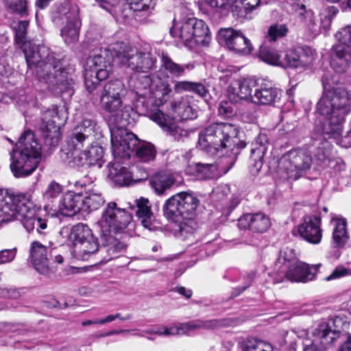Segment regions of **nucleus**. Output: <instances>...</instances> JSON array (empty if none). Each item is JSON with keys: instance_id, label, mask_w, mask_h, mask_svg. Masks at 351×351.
I'll list each match as a JSON object with an SVG mask.
<instances>
[{"instance_id": "nucleus-1", "label": "nucleus", "mask_w": 351, "mask_h": 351, "mask_svg": "<svg viewBox=\"0 0 351 351\" xmlns=\"http://www.w3.org/2000/svg\"><path fill=\"white\" fill-rule=\"evenodd\" d=\"M30 193H12L0 189V223L19 220L27 232L36 228L38 232L47 225L45 219L36 215Z\"/></svg>"}, {"instance_id": "nucleus-2", "label": "nucleus", "mask_w": 351, "mask_h": 351, "mask_svg": "<svg viewBox=\"0 0 351 351\" xmlns=\"http://www.w3.org/2000/svg\"><path fill=\"white\" fill-rule=\"evenodd\" d=\"M23 47L27 64L29 67L36 66L40 82L53 91L62 92L65 74L59 60L45 46H32L27 43Z\"/></svg>"}, {"instance_id": "nucleus-3", "label": "nucleus", "mask_w": 351, "mask_h": 351, "mask_svg": "<svg viewBox=\"0 0 351 351\" xmlns=\"http://www.w3.org/2000/svg\"><path fill=\"white\" fill-rule=\"evenodd\" d=\"M199 200L191 192H180L171 196L163 206L167 218L178 223L180 234L183 238L193 236L197 228L195 221Z\"/></svg>"}, {"instance_id": "nucleus-4", "label": "nucleus", "mask_w": 351, "mask_h": 351, "mask_svg": "<svg viewBox=\"0 0 351 351\" xmlns=\"http://www.w3.org/2000/svg\"><path fill=\"white\" fill-rule=\"evenodd\" d=\"M41 144L29 130L21 134L10 153V169L16 178L31 175L38 167L41 158Z\"/></svg>"}, {"instance_id": "nucleus-5", "label": "nucleus", "mask_w": 351, "mask_h": 351, "mask_svg": "<svg viewBox=\"0 0 351 351\" xmlns=\"http://www.w3.org/2000/svg\"><path fill=\"white\" fill-rule=\"evenodd\" d=\"M235 134L236 129L232 124L214 123L199 133L198 145L211 155L216 154L226 148L234 151L235 148L237 149L232 138Z\"/></svg>"}, {"instance_id": "nucleus-6", "label": "nucleus", "mask_w": 351, "mask_h": 351, "mask_svg": "<svg viewBox=\"0 0 351 351\" xmlns=\"http://www.w3.org/2000/svg\"><path fill=\"white\" fill-rule=\"evenodd\" d=\"M170 33L191 49L197 46H208L211 40L208 25L204 21L196 18L174 22Z\"/></svg>"}, {"instance_id": "nucleus-7", "label": "nucleus", "mask_w": 351, "mask_h": 351, "mask_svg": "<svg viewBox=\"0 0 351 351\" xmlns=\"http://www.w3.org/2000/svg\"><path fill=\"white\" fill-rule=\"evenodd\" d=\"M117 62L136 73H147L155 66L156 58L149 49H137L129 44L117 43L113 47Z\"/></svg>"}, {"instance_id": "nucleus-8", "label": "nucleus", "mask_w": 351, "mask_h": 351, "mask_svg": "<svg viewBox=\"0 0 351 351\" xmlns=\"http://www.w3.org/2000/svg\"><path fill=\"white\" fill-rule=\"evenodd\" d=\"M351 110V94L343 85L330 89V138L341 145L342 124Z\"/></svg>"}, {"instance_id": "nucleus-9", "label": "nucleus", "mask_w": 351, "mask_h": 351, "mask_svg": "<svg viewBox=\"0 0 351 351\" xmlns=\"http://www.w3.org/2000/svg\"><path fill=\"white\" fill-rule=\"evenodd\" d=\"M127 94V88L119 80L106 82L99 95L101 108L108 114L110 121L119 123L123 119V99Z\"/></svg>"}, {"instance_id": "nucleus-10", "label": "nucleus", "mask_w": 351, "mask_h": 351, "mask_svg": "<svg viewBox=\"0 0 351 351\" xmlns=\"http://www.w3.org/2000/svg\"><path fill=\"white\" fill-rule=\"evenodd\" d=\"M215 19L226 17L230 12L239 19H248L249 14L261 5V0H204ZM273 0H265L270 3Z\"/></svg>"}, {"instance_id": "nucleus-11", "label": "nucleus", "mask_w": 351, "mask_h": 351, "mask_svg": "<svg viewBox=\"0 0 351 351\" xmlns=\"http://www.w3.org/2000/svg\"><path fill=\"white\" fill-rule=\"evenodd\" d=\"M104 50L100 54L89 57L84 69V82L87 90L92 92L102 80H106L111 72V63Z\"/></svg>"}, {"instance_id": "nucleus-12", "label": "nucleus", "mask_w": 351, "mask_h": 351, "mask_svg": "<svg viewBox=\"0 0 351 351\" xmlns=\"http://www.w3.org/2000/svg\"><path fill=\"white\" fill-rule=\"evenodd\" d=\"M29 259L34 268L40 274L47 275L51 271L50 260H53L58 264H62L64 258L62 255L57 254L56 249L53 247L52 244L49 242L43 243L38 241H34L29 247Z\"/></svg>"}, {"instance_id": "nucleus-13", "label": "nucleus", "mask_w": 351, "mask_h": 351, "mask_svg": "<svg viewBox=\"0 0 351 351\" xmlns=\"http://www.w3.org/2000/svg\"><path fill=\"white\" fill-rule=\"evenodd\" d=\"M338 43L334 46L330 67L339 74L345 73L351 63V25L341 28L335 35Z\"/></svg>"}, {"instance_id": "nucleus-14", "label": "nucleus", "mask_w": 351, "mask_h": 351, "mask_svg": "<svg viewBox=\"0 0 351 351\" xmlns=\"http://www.w3.org/2000/svg\"><path fill=\"white\" fill-rule=\"evenodd\" d=\"M132 216L125 209L119 208L117 204L110 202L104 210L101 219L97 222L104 236L108 235L112 231L121 232L131 223Z\"/></svg>"}, {"instance_id": "nucleus-15", "label": "nucleus", "mask_w": 351, "mask_h": 351, "mask_svg": "<svg viewBox=\"0 0 351 351\" xmlns=\"http://www.w3.org/2000/svg\"><path fill=\"white\" fill-rule=\"evenodd\" d=\"M311 157L302 149L291 150L283 155L278 162V169L280 173H285L287 178L298 179L300 173L310 168Z\"/></svg>"}, {"instance_id": "nucleus-16", "label": "nucleus", "mask_w": 351, "mask_h": 351, "mask_svg": "<svg viewBox=\"0 0 351 351\" xmlns=\"http://www.w3.org/2000/svg\"><path fill=\"white\" fill-rule=\"evenodd\" d=\"M110 133L113 156L115 158H129L139 143V139L134 134L121 127L112 128Z\"/></svg>"}, {"instance_id": "nucleus-17", "label": "nucleus", "mask_w": 351, "mask_h": 351, "mask_svg": "<svg viewBox=\"0 0 351 351\" xmlns=\"http://www.w3.org/2000/svg\"><path fill=\"white\" fill-rule=\"evenodd\" d=\"M258 80L254 77L239 78L232 82L227 88V96L232 103L252 102L253 90L256 88Z\"/></svg>"}, {"instance_id": "nucleus-18", "label": "nucleus", "mask_w": 351, "mask_h": 351, "mask_svg": "<svg viewBox=\"0 0 351 351\" xmlns=\"http://www.w3.org/2000/svg\"><path fill=\"white\" fill-rule=\"evenodd\" d=\"M218 37L229 49L237 53L247 55L253 50L250 40L240 30L221 28L219 30Z\"/></svg>"}, {"instance_id": "nucleus-19", "label": "nucleus", "mask_w": 351, "mask_h": 351, "mask_svg": "<svg viewBox=\"0 0 351 351\" xmlns=\"http://www.w3.org/2000/svg\"><path fill=\"white\" fill-rule=\"evenodd\" d=\"M320 265H309L302 262H293L289 267L279 274V279L277 282H280L286 278L291 282H306L313 280L315 278L316 272Z\"/></svg>"}, {"instance_id": "nucleus-20", "label": "nucleus", "mask_w": 351, "mask_h": 351, "mask_svg": "<svg viewBox=\"0 0 351 351\" xmlns=\"http://www.w3.org/2000/svg\"><path fill=\"white\" fill-rule=\"evenodd\" d=\"M108 178L116 185H129L147 179L149 174L143 171L141 176H138L134 172H131L119 162L114 161L108 165Z\"/></svg>"}, {"instance_id": "nucleus-21", "label": "nucleus", "mask_w": 351, "mask_h": 351, "mask_svg": "<svg viewBox=\"0 0 351 351\" xmlns=\"http://www.w3.org/2000/svg\"><path fill=\"white\" fill-rule=\"evenodd\" d=\"M66 115L62 109L56 107L46 110L43 114L41 129L45 134L47 138L57 139L59 136V130L66 120Z\"/></svg>"}, {"instance_id": "nucleus-22", "label": "nucleus", "mask_w": 351, "mask_h": 351, "mask_svg": "<svg viewBox=\"0 0 351 351\" xmlns=\"http://www.w3.org/2000/svg\"><path fill=\"white\" fill-rule=\"evenodd\" d=\"M330 226L334 247L338 249L332 256L337 259L341 255L339 249L343 248L350 239L348 222L346 218L335 215L330 217Z\"/></svg>"}, {"instance_id": "nucleus-23", "label": "nucleus", "mask_w": 351, "mask_h": 351, "mask_svg": "<svg viewBox=\"0 0 351 351\" xmlns=\"http://www.w3.org/2000/svg\"><path fill=\"white\" fill-rule=\"evenodd\" d=\"M321 219L316 215H305L298 226L299 235L306 241L317 244L321 241L322 234L320 229Z\"/></svg>"}, {"instance_id": "nucleus-24", "label": "nucleus", "mask_w": 351, "mask_h": 351, "mask_svg": "<svg viewBox=\"0 0 351 351\" xmlns=\"http://www.w3.org/2000/svg\"><path fill=\"white\" fill-rule=\"evenodd\" d=\"M98 127L96 122L91 119H84L73 129L69 138V145H81L86 138L94 135Z\"/></svg>"}, {"instance_id": "nucleus-25", "label": "nucleus", "mask_w": 351, "mask_h": 351, "mask_svg": "<svg viewBox=\"0 0 351 351\" xmlns=\"http://www.w3.org/2000/svg\"><path fill=\"white\" fill-rule=\"evenodd\" d=\"M280 90L267 83L258 84L254 90L252 103L260 105L274 104L280 97Z\"/></svg>"}, {"instance_id": "nucleus-26", "label": "nucleus", "mask_w": 351, "mask_h": 351, "mask_svg": "<svg viewBox=\"0 0 351 351\" xmlns=\"http://www.w3.org/2000/svg\"><path fill=\"white\" fill-rule=\"evenodd\" d=\"M149 118L164 130L170 132L177 139L187 135V132L177 126L172 117L165 114L160 110L151 112Z\"/></svg>"}, {"instance_id": "nucleus-27", "label": "nucleus", "mask_w": 351, "mask_h": 351, "mask_svg": "<svg viewBox=\"0 0 351 351\" xmlns=\"http://www.w3.org/2000/svg\"><path fill=\"white\" fill-rule=\"evenodd\" d=\"M145 80L147 84L151 86L152 97L154 99L155 105L160 106L166 102L171 92L167 81L162 80L159 74L152 80L148 76H146Z\"/></svg>"}, {"instance_id": "nucleus-28", "label": "nucleus", "mask_w": 351, "mask_h": 351, "mask_svg": "<svg viewBox=\"0 0 351 351\" xmlns=\"http://www.w3.org/2000/svg\"><path fill=\"white\" fill-rule=\"evenodd\" d=\"M137 210L136 215L144 228L149 230H156L159 228V222L151 210V206L147 199L141 197L136 200Z\"/></svg>"}, {"instance_id": "nucleus-29", "label": "nucleus", "mask_w": 351, "mask_h": 351, "mask_svg": "<svg viewBox=\"0 0 351 351\" xmlns=\"http://www.w3.org/2000/svg\"><path fill=\"white\" fill-rule=\"evenodd\" d=\"M59 212L64 216H73L83 211V197L80 194L66 193L60 201Z\"/></svg>"}, {"instance_id": "nucleus-30", "label": "nucleus", "mask_w": 351, "mask_h": 351, "mask_svg": "<svg viewBox=\"0 0 351 351\" xmlns=\"http://www.w3.org/2000/svg\"><path fill=\"white\" fill-rule=\"evenodd\" d=\"M267 138L265 134L257 136L251 149L250 162L255 172H258L263 165V159L267 149Z\"/></svg>"}, {"instance_id": "nucleus-31", "label": "nucleus", "mask_w": 351, "mask_h": 351, "mask_svg": "<svg viewBox=\"0 0 351 351\" xmlns=\"http://www.w3.org/2000/svg\"><path fill=\"white\" fill-rule=\"evenodd\" d=\"M171 108L182 119H193L197 117V111L193 104L191 97H182L180 100L171 104Z\"/></svg>"}, {"instance_id": "nucleus-32", "label": "nucleus", "mask_w": 351, "mask_h": 351, "mask_svg": "<svg viewBox=\"0 0 351 351\" xmlns=\"http://www.w3.org/2000/svg\"><path fill=\"white\" fill-rule=\"evenodd\" d=\"M161 62V67L176 77L183 76L186 70L191 71L194 68L191 64H179L165 53L162 54Z\"/></svg>"}, {"instance_id": "nucleus-33", "label": "nucleus", "mask_w": 351, "mask_h": 351, "mask_svg": "<svg viewBox=\"0 0 351 351\" xmlns=\"http://www.w3.org/2000/svg\"><path fill=\"white\" fill-rule=\"evenodd\" d=\"M80 25L81 23L76 13L71 20L67 21L62 29L61 35L66 43H74L78 40Z\"/></svg>"}, {"instance_id": "nucleus-34", "label": "nucleus", "mask_w": 351, "mask_h": 351, "mask_svg": "<svg viewBox=\"0 0 351 351\" xmlns=\"http://www.w3.org/2000/svg\"><path fill=\"white\" fill-rule=\"evenodd\" d=\"M79 245L73 248V253L82 260H87L91 254L99 250L97 239L93 235L91 239L78 243Z\"/></svg>"}, {"instance_id": "nucleus-35", "label": "nucleus", "mask_w": 351, "mask_h": 351, "mask_svg": "<svg viewBox=\"0 0 351 351\" xmlns=\"http://www.w3.org/2000/svg\"><path fill=\"white\" fill-rule=\"evenodd\" d=\"M93 235L92 230L87 225L80 223L72 228L69 236V241L74 248L79 245L78 243L91 239Z\"/></svg>"}, {"instance_id": "nucleus-36", "label": "nucleus", "mask_w": 351, "mask_h": 351, "mask_svg": "<svg viewBox=\"0 0 351 351\" xmlns=\"http://www.w3.org/2000/svg\"><path fill=\"white\" fill-rule=\"evenodd\" d=\"M173 182L172 175L167 173H157L149 181L152 188L158 195L162 194L165 190L173 184Z\"/></svg>"}, {"instance_id": "nucleus-37", "label": "nucleus", "mask_w": 351, "mask_h": 351, "mask_svg": "<svg viewBox=\"0 0 351 351\" xmlns=\"http://www.w3.org/2000/svg\"><path fill=\"white\" fill-rule=\"evenodd\" d=\"M69 150L65 153L66 161L73 166H84L88 165L86 152V150L82 151L81 145L70 146L69 141L68 142Z\"/></svg>"}, {"instance_id": "nucleus-38", "label": "nucleus", "mask_w": 351, "mask_h": 351, "mask_svg": "<svg viewBox=\"0 0 351 351\" xmlns=\"http://www.w3.org/2000/svg\"><path fill=\"white\" fill-rule=\"evenodd\" d=\"M241 348L242 351H274L269 343L254 337L244 339Z\"/></svg>"}, {"instance_id": "nucleus-39", "label": "nucleus", "mask_w": 351, "mask_h": 351, "mask_svg": "<svg viewBox=\"0 0 351 351\" xmlns=\"http://www.w3.org/2000/svg\"><path fill=\"white\" fill-rule=\"evenodd\" d=\"M295 261H298V260L295 258L293 250L288 247L282 250L276 263V267L278 274H280L282 272H285Z\"/></svg>"}, {"instance_id": "nucleus-40", "label": "nucleus", "mask_w": 351, "mask_h": 351, "mask_svg": "<svg viewBox=\"0 0 351 351\" xmlns=\"http://www.w3.org/2000/svg\"><path fill=\"white\" fill-rule=\"evenodd\" d=\"M134 151L136 157L143 162L152 160L155 157L154 147L149 143L139 141V143L135 147Z\"/></svg>"}, {"instance_id": "nucleus-41", "label": "nucleus", "mask_w": 351, "mask_h": 351, "mask_svg": "<svg viewBox=\"0 0 351 351\" xmlns=\"http://www.w3.org/2000/svg\"><path fill=\"white\" fill-rule=\"evenodd\" d=\"M104 202L101 194L98 193H90L83 197V211L88 213L98 209Z\"/></svg>"}, {"instance_id": "nucleus-42", "label": "nucleus", "mask_w": 351, "mask_h": 351, "mask_svg": "<svg viewBox=\"0 0 351 351\" xmlns=\"http://www.w3.org/2000/svg\"><path fill=\"white\" fill-rule=\"evenodd\" d=\"M196 328L195 324H185L180 327H170V328H158L156 330H146L147 333L156 334L158 335H181L187 330H193Z\"/></svg>"}, {"instance_id": "nucleus-43", "label": "nucleus", "mask_w": 351, "mask_h": 351, "mask_svg": "<svg viewBox=\"0 0 351 351\" xmlns=\"http://www.w3.org/2000/svg\"><path fill=\"white\" fill-rule=\"evenodd\" d=\"M8 10L21 16L28 15V2L27 0H2Z\"/></svg>"}, {"instance_id": "nucleus-44", "label": "nucleus", "mask_w": 351, "mask_h": 351, "mask_svg": "<svg viewBox=\"0 0 351 351\" xmlns=\"http://www.w3.org/2000/svg\"><path fill=\"white\" fill-rule=\"evenodd\" d=\"M108 254L109 257L107 261L119 256V254L125 252L126 245L120 241L110 237L108 239V243L103 247Z\"/></svg>"}, {"instance_id": "nucleus-45", "label": "nucleus", "mask_w": 351, "mask_h": 351, "mask_svg": "<svg viewBox=\"0 0 351 351\" xmlns=\"http://www.w3.org/2000/svg\"><path fill=\"white\" fill-rule=\"evenodd\" d=\"M269 217L263 213L252 214L251 230L256 232H264L270 226Z\"/></svg>"}, {"instance_id": "nucleus-46", "label": "nucleus", "mask_w": 351, "mask_h": 351, "mask_svg": "<svg viewBox=\"0 0 351 351\" xmlns=\"http://www.w3.org/2000/svg\"><path fill=\"white\" fill-rule=\"evenodd\" d=\"M259 57L267 64L282 66V60L280 58V55L274 49L261 47L259 51Z\"/></svg>"}, {"instance_id": "nucleus-47", "label": "nucleus", "mask_w": 351, "mask_h": 351, "mask_svg": "<svg viewBox=\"0 0 351 351\" xmlns=\"http://www.w3.org/2000/svg\"><path fill=\"white\" fill-rule=\"evenodd\" d=\"M218 166L215 164H202L195 165V171L197 176L201 179H210L216 176Z\"/></svg>"}, {"instance_id": "nucleus-48", "label": "nucleus", "mask_w": 351, "mask_h": 351, "mask_svg": "<svg viewBox=\"0 0 351 351\" xmlns=\"http://www.w3.org/2000/svg\"><path fill=\"white\" fill-rule=\"evenodd\" d=\"M29 26L28 21H19L17 23H13L12 27L15 32V38L18 44L23 46L26 45V36L27 34V28Z\"/></svg>"}, {"instance_id": "nucleus-49", "label": "nucleus", "mask_w": 351, "mask_h": 351, "mask_svg": "<svg viewBox=\"0 0 351 351\" xmlns=\"http://www.w3.org/2000/svg\"><path fill=\"white\" fill-rule=\"evenodd\" d=\"M86 152L88 165H97L98 167H101L102 165L101 160L104 156L103 148L100 146L94 145L91 146Z\"/></svg>"}, {"instance_id": "nucleus-50", "label": "nucleus", "mask_w": 351, "mask_h": 351, "mask_svg": "<svg viewBox=\"0 0 351 351\" xmlns=\"http://www.w3.org/2000/svg\"><path fill=\"white\" fill-rule=\"evenodd\" d=\"M322 84L324 92L322 97L317 103V111L319 114L324 116L325 118L327 119L328 116L329 114V95L328 90L327 88L328 83L326 80H323Z\"/></svg>"}, {"instance_id": "nucleus-51", "label": "nucleus", "mask_w": 351, "mask_h": 351, "mask_svg": "<svg viewBox=\"0 0 351 351\" xmlns=\"http://www.w3.org/2000/svg\"><path fill=\"white\" fill-rule=\"evenodd\" d=\"M346 326L347 323L344 317L340 316L335 317L332 320V327L330 326V333L333 335V337L330 336V341L338 339Z\"/></svg>"}, {"instance_id": "nucleus-52", "label": "nucleus", "mask_w": 351, "mask_h": 351, "mask_svg": "<svg viewBox=\"0 0 351 351\" xmlns=\"http://www.w3.org/2000/svg\"><path fill=\"white\" fill-rule=\"evenodd\" d=\"M287 32L286 25L274 24L268 28L266 37L270 41H276L278 38L285 36Z\"/></svg>"}, {"instance_id": "nucleus-53", "label": "nucleus", "mask_w": 351, "mask_h": 351, "mask_svg": "<svg viewBox=\"0 0 351 351\" xmlns=\"http://www.w3.org/2000/svg\"><path fill=\"white\" fill-rule=\"evenodd\" d=\"M134 12H147L154 7L152 0H126Z\"/></svg>"}, {"instance_id": "nucleus-54", "label": "nucleus", "mask_w": 351, "mask_h": 351, "mask_svg": "<svg viewBox=\"0 0 351 351\" xmlns=\"http://www.w3.org/2000/svg\"><path fill=\"white\" fill-rule=\"evenodd\" d=\"M315 51L310 47H304L299 54V67H304L313 63L315 60Z\"/></svg>"}, {"instance_id": "nucleus-55", "label": "nucleus", "mask_w": 351, "mask_h": 351, "mask_svg": "<svg viewBox=\"0 0 351 351\" xmlns=\"http://www.w3.org/2000/svg\"><path fill=\"white\" fill-rule=\"evenodd\" d=\"M62 191V186L55 181L51 182L43 193V197L49 200L57 197Z\"/></svg>"}, {"instance_id": "nucleus-56", "label": "nucleus", "mask_w": 351, "mask_h": 351, "mask_svg": "<svg viewBox=\"0 0 351 351\" xmlns=\"http://www.w3.org/2000/svg\"><path fill=\"white\" fill-rule=\"evenodd\" d=\"M282 60V67H299V54L294 50H288Z\"/></svg>"}, {"instance_id": "nucleus-57", "label": "nucleus", "mask_w": 351, "mask_h": 351, "mask_svg": "<svg viewBox=\"0 0 351 351\" xmlns=\"http://www.w3.org/2000/svg\"><path fill=\"white\" fill-rule=\"evenodd\" d=\"M0 296L5 298L18 299L21 296L20 290L0 287Z\"/></svg>"}, {"instance_id": "nucleus-58", "label": "nucleus", "mask_w": 351, "mask_h": 351, "mask_svg": "<svg viewBox=\"0 0 351 351\" xmlns=\"http://www.w3.org/2000/svg\"><path fill=\"white\" fill-rule=\"evenodd\" d=\"M193 82L189 81H177L173 86L174 91L180 93L183 91H191L193 90Z\"/></svg>"}, {"instance_id": "nucleus-59", "label": "nucleus", "mask_w": 351, "mask_h": 351, "mask_svg": "<svg viewBox=\"0 0 351 351\" xmlns=\"http://www.w3.org/2000/svg\"><path fill=\"white\" fill-rule=\"evenodd\" d=\"M16 256L15 250H3L0 252V264L11 262Z\"/></svg>"}, {"instance_id": "nucleus-60", "label": "nucleus", "mask_w": 351, "mask_h": 351, "mask_svg": "<svg viewBox=\"0 0 351 351\" xmlns=\"http://www.w3.org/2000/svg\"><path fill=\"white\" fill-rule=\"evenodd\" d=\"M252 221V214L243 215L239 219L238 226L240 229H250Z\"/></svg>"}, {"instance_id": "nucleus-61", "label": "nucleus", "mask_w": 351, "mask_h": 351, "mask_svg": "<svg viewBox=\"0 0 351 351\" xmlns=\"http://www.w3.org/2000/svg\"><path fill=\"white\" fill-rule=\"evenodd\" d=\"M219 113L225 117H230L233 114L232 106L227 101H221L219 106Z\"/></svg>"}, {"instance_id": "nucleus-62", "label": "nucleus", "mask_w": 351, "mask_h": 351, "mask_svg": "<svg viewBox=\"0 0 351 351\" xmlns=\"http://www.w3.org/2000/svg\"><path fill=\"white\" fill-rule=\"evenodd\" d=\"M193 90L192 92L197 94L202 97H206L208 94V90L206 88L200 83L193 82Z\"/></svg>"}, {"instance_id": "nucleus-63", "label": "nucleus", "mask_w": 351, "mask_h": 351, "mask_svg": "<svg viewBox=\"0 0 351 351\" xmlns=\"http://www.w3.org/2000/svg\"><path fill=\"white\" fill-rule=\"evenodd\" d=\"M93 182V180L92 178L89 177L88 175L83 176L82 178L75 180L73 182V184L76 187H86L88 185L91 184Z\"/></svg>"}, {"instance_id": "nucleus-64", "label": "nucleus", "mask_w": 351, "mask_h": 351, "mask_svg": "<svg viewBox=\"0 0 351 351\" xmlns=\"http://www.w3.org/2000/svg\"><path fill=\"white\" fill-rule=\"evenodd\" d=\"M351 274V271L342 267H337L330 274V279L339 278L341 277L348 276Z\"/></svg>"}]
</instances>
